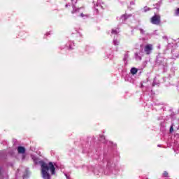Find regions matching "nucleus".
Returning a JSON list of instances; mask_svg holds the SVG:
<instances>
[{
	"label": "nucleus",
	"mask_w": 179,
	"mask_h": 179,
	"mask_svg": "<svg viewBox=\"0 0 179 179\" xmlns=\"http://www.w3.org/2000/svg\"><path fill=\"white\" fill-rule=\"evenodd\" d=\"M41 165V171L43 179H51V175L48 171H50L52 176L55 175V166L52 162L45 163L44 161H39Z\"/></svg>",
	"instance_id": "f257e3e1"
},
{
	"label": "nucleus",
	"mask_w": 179,
	"mask_h": 179,
	"mask_svg": "<svg viewBox=\"0 0 179 179\" xmlns=\"http://www.w3.org/2000/svg\"><path fill=\"white\" fill-rule=\"evenodd\" d=\"M150 23L155 24L156 26H160L162 24V17L160 15L155 14L150 18Z\"/></svg>",
	"instance_id": "f03ea898"
},
{
	"label": "nucleus",
	"mask_w": 179,
	"mask_h": 179,
	"mask_svg": "<svg viewBox=\"0 0 179 179\" xmlns=\"http://www.w3.org/2000/svg\"><path fill=\"white\" fill-rule=\"evenodd\" d=\"M152 50H153V45L152 44H147L144 48V51L146 55H149L152 52Z\"/></svg>",
	"instance_id": "7ed1b4c3"
},
{
	"label": "nucleus",
	"mask_w": 179,
	"mask_h": 179,
	"mask_svg": "<svg viewBox=\"0 0 179 179\" xmlns=\"http://www.w3.org/2000/svg\"><path fill=\"white\" fill-rule=\"evenodd\" d=\"M17 152L19 154L23 155V154L26 153V148H24V147H23V146H19L17 148Z\"/></svg>",
	"instance_id": "20e7f679"
},
{
	"label": "nucleus",
	"mask_w": 179,
	"mask_h": 179,
	"mask_svg": "<svg viewBox=\"0 0 179 179\" xmlns=\"http://www.w3.org/2000/svg\"><path fill=\"white\" fill-rule=\"evenodd\" d=\"M130 72L132 75H136V73H138V69L133 67L131 69Z\"/></svg>",
	"instance_id": "39448f33"
},
{
	"label": "nucleus",
	"mask_w": 179,
	"mask_h": 179,
	"mask_svg": "<svg viewBox=\"0 0 179 179\" xmlns=\"http://www.w3.org/2000/svg\"><path fill=\"white\" fill-rule=\"evenodd\" d=\"M163 176H164V177L168 178L169 177V172L166 171H164Z\"/></svg>",
	"instance_id": "423d86ee"
},
{
	"label": "nucleus",
	"mask_w": 179,
	"mask_h": 179,
	"mask_svg": "<svg viewBox=\"0 0 179 179\" xmlns=\"http://www.w3.org/2000/svg\"><path fill=\"white\" fill-rule=\"evenodd\" d=\"M169 132L171 134L173 132H174V127H173V126L171 127Z\"/></svg>",
	"instance_id": "0eeeda50"
},
{
	"label": "nucleus",
	"mask_w": 179,
	"mask_h": 179,
	"mask_svg": "<svg viewBox=\"0 0 179 179\" xmlns=\"http://www.w3.org/2000/svg\"><path fill=\"white\" fill-rule=\"evenodd\" d=\"M175 15H176V16L179 15V8H177V10H176Z\"/></svg>",
	"instance_id": "6e6552de"
},
{
	"label": "nucleus",
	"mask_w": 179,
	"mask_h": 179,
	"mask_svg": "<svg viewBox=\"0 0 179 179\" xmlns=\"http://www.w3.org/2000/svg\"><path fill=\"white\" fill-rule=\"evenodd\" d=\"M80 16H81V17H83V16H85V15H83V13H81Z\"/></svg>",
	"instance_id": "1a4fd4ad"
},
{
	"label": "nucleus",
	"mask_w": 179,
	"mask_h": 179,
	"mask_svg": "<svg viewBox=\"0 0 179 179\" xmlns=\"http://www.w3.org/2000/svg\"><path fill=\"white\" fill-rule=\"evenodd\" d=\"M0 174H1V168H0Z\"/></svg>",
	"instance_id": "9d476101"
}]
</instances>
